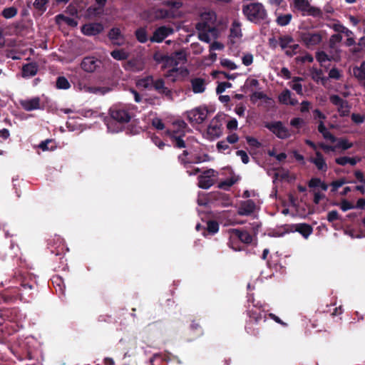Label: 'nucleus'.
<instances>
[{
  "label": "nucleus",
  "mask_w": 365,
  "mask_h": 365,
  "mask_svg": "<svg viewBox=\"0 0 365 365\" xmlns=\"http://www.w3.org/2000/svg\"><path fill=\"white\" fill-rule=\"evenodd\" d=\"M192 90L194 93H202L205 91V80L201 78H195L190 81Z\"/></svg>",
  "instance_id": "obj_24"
},
{
  "label": "nucleus",
  "mask_w": 365,
  "mask_h": 365,
  "mask_svg": "<svg viewBox=\"0 0 365 365\" xmlns=\"http://www.w3.org/2000/svg\"><path fill=\"white\" fill-rule=\"evenodd\" d=\"M255 208V202L252 200H247L241 202L237 214L240 216H249L254 212Z\"/></svg>",
  "instance_id": "obj_16"
},
{
  "label": "nucleus",
  "mask_w": 365,
  "mask_h": 365,
  "mask_svg": "<svg viewBox=\"0 0 365 365\" xmlns=\"http://www.w3.org/2000/svg\"><path fill=\"white\" fill-rule=\"evenodd\" d=\"M152 125L158 130H163L165 128V124L163 120L160 118H154L152 121Z\"/></svg>",
  "instance_id": "obj_60"
},
{
  "label": "nucleus",
  "mask_w": 365,
  "mask_h": 365,
  "mask_svg": "<svg viewBox=\"0 0 365 365\" xmlns=\"http://www.w3.org/2000/svg\"><path fill=\"white\" fill-rule=\"evenodd\" d=\"M330 102L337 106L338 112L340 116H348L350 113V107L347 101L344 100L338 95H331L329 97Z\"/></svg>",
  "instance_id": "obj_10"
},
{
  "label": "nucleus",
  "mask_w": 365,
  "mask_h": 365,
  "mask_svg": "<svg viewBox=\"0 0 365 365\" xmlns=\"http://www.w3.org/2000/svg\"><path fill=\"white\" fill-rule=\"evenodd\" d=\"M263 311L262 306L258 307L252 304V307H250V305H249L247 315L250 319L246 322L245 325V330L247 334L252 336H257L259 334V329H255L253 324H258L262 319Z\"/></svg>",
  "instance_id": "obj_2"
},
{
  "label": "nucleus",
  "mask_w": 365,
  "mask_h": 365,
  "mask_svg": "<svg viewBox=\"0 0 365 365\" xmlns=\"http://www.w3.org/2000/svg\"><path fill=\"white\" fill-rule=\"evenodd\" d=\"M189 155V152L186 150H183L182 153L178 155V160L181 165L185 168H187V165L190 164V160H187V157Z\"/></svg>",
  "instance_id": "obj_51"
},
{
  "label": "nucleus",
  "mask_w": 365,
  "mask_h": 365,
  "mask_svg": "<svg viewBox=\"0 0 365 365\" xmlns=\"http://www.w3.org/2000/svg\"><path fill=\"white\" fill-rule=\"evenodd\" d=\"M81 67L87 73H93L102 67V61L93 56H86L81 61Z\"/></svg>",
  "instance_id": "obj_11"
},
{
  "label": "nucleus",
  "mask_w": 365,
  "mask_h": 365,
  "mask_svg": "<svg viewBox=\"0 0 365 365\" xmlns=\"http://www.w3.org/2000/svg\"><path fill=\"white\" fill-rule=\"evenodd\" d=\"M206 107H198L187 112V119L190 123L201 124L207 117Z\"/></svg>",
  "instance_id": "obj_8"
},
{
  "label": "nucleus",
  "mask_w": 365,
  "mask_h": 365,
  "mask_svg": "<svg viewBox=\"0 0 365 365\" xmlns=\"http://www.w3.org/2000/svg\"><path fill=\"white\" fill-rule=\"evenodd\" d=\"M143 65L142 63L135 58L130 59L126 63V65L125 66V68L126 70H130L132 71H139L143 70Z\"/></svg>",
  "instance_id": "obj_33"
},
{
  "label": "nucleus",
  "mask_w": 365,
  "mask_h": 365,
  "mask_svg": "<svg viewBox=\"0 0 365 365\" xmlns=\"http://www.w3.org/2000/svg\"><path fill=\"white\" fill-rule=\"evenodd\" d=\"M51 282L56 292H59V294H64L65 285L61 277L59 276H53L51 279Z\"/></svg>",
  "instance_id": "obj_32"
},
{
  "label": "nucleus",
  "mask_w": 365,
  "mask_h": 365,
  "mask_svg": "<svg viewBox=\"0 0 365 365\" xmlns=\"http://www.w3.org/2000/svg\"><path fill=\"white\" fill-rule=\"evenodd\" d=\"M219 224L215 220H209L207 222V227L204 228V232H202V235L207 237L208 235H214L219 231Z\"/></svg>",
  "instance_id": "obj_27"
},
{
  "label": "nucleus",
  "mask_w": 365,
  "mask_h": 365,
  "mask_svg": "<svg viewBox=\"0 0 365 365\" xmlns=\"http://www.w3.org/2000/svg\"><path fill=\"white\" fill-rule=\"evenodd\" d=\"M33 6L34 16H41L46 11V0H35Z\"/></svg>",
  "instance_id": "obj_30"
},
{
  "label": "nucleus",
  "mask_w": 365,
  "mask_h": 365,
  "mask_svg": "<svg viewBox=\"0 0 365 365\" xmlns=\"http://www.w3.org/2000/svg\"><path fill=\"white\" fill-rule=\"evenodd\" d=\"M214 173V170L209 169L205 171L203 175H200L197 178L199 187L209 189L214 184V180L211 178V175H213Z\"/></svg>",
  "instance_id": "obj_15"
},
{
  "label": "nucleus",
  "mask_w": 365,
  "mask_h": 365,
  "mask_svg": "<svg viewBox=\"0 0 365 365\" xmlns=\"http://www.w3.org/2000/svg\"><path fill=\"white\" fill-rule=\"evenodd\" d=\"M220 63L223 67L228 68L231 70H235L237 68V66L235 65V63L229 59H222L221 60Z\"/></svg>",
  "instance_id": "obj_58"
},
{
  "label": "nucleus",
  "mask_w": 365,
  "mask_h": 365,
  "mask_svg": "<svg viewBox=\"0 0 365 365\" xmlns=\"http://www.w3.org/2000/svg\"><path fill=\"white\" fill-rule=\"evenodd\" d=\"M170 16V12L164 9H157L153 12V18L155 20L167 19Z\"/></svg>",
  "instance_id": "obj_38"
},
{
  "label": "nucleus",
  "mask_w": 365,
  "mask_h": 365,
  "mask_svg": "<svg viewBox=\"0 0 365 365\" xmlns=\"http://www.w3.org/2000/svg\"><path fill=\"white\" fill-rule=\"evenodd\" d=\"M234 237L236 238V240H238L245 244H250L252 242V236L248 231L242 230L240 229L232 230V237L230 244L232 249H233L235 251L242 250V248L237 247L234 245V242L232 240V238Z\"/></svg>",
  "instance_id": "obj_6"
},
{
  "label": "nucleus",
  "mask_w": 365,
  "mask_h": 365,
  "mask_svg": "<svg viewBox=\"0 0 365 365\" xmlns=\"http://www.w3.org/2000/svg\"><path fill=\"white\" fill-rule=\"evenodd\" d=\"M327 219L329 222H333L336 220H340L341 217L336 210H331L328 212Z\"/></svg>",
  "instance_id": "obj_55"
},
{
  "label": "nucleus",
  "mask_w": 365,
  "mask_h": 365,
  "mask_svg": "<svg viewBox=\"0 0 365 365\" xmlns=\"http://www.w3.org/2000/svg\"><path fill=\"white\" fill-rule=\"evenodd\" d=\"M354 75L361 83L365 81V63H362L360 67L354 68Z\"/></svg>",
  "instance_id": "obj_41"
},
{
  "label": "nucleus",
  "mask_w": 365,
  "mask_h": 365,
  "mask_svg": "<svg viewBox=\"0 0 365 365\" xmlns=\"http://www.w3.org/2000/svg\"><path fill=\"white\" fill-rule=\"evenodd\" d=\"M242 13L247 20L254 24L262 22L269 24L268 14L264 6L261 3H251L242 6Z\"/></svg>",
  "instance_id": "obj_1"
},
{
  "label": "nucleus",
  "mask_w": 365,
  "mask_h": 365,
  "mask_svg": "<svg viewBox=\"0 0 365 365\" xmlns=\"http://www.w3.org/2000/svg\"><path fill=\"white\" fill-rule=\"evenodd\" d=\"M209 160V155L208 154H204L203 155H195L194 156L193 159L192 160H190V163H200L202 162H205Z\"/></svg>",
  "instance_id": "obj_54"
},
{
  "label": "nucleus",
  "mask_w": 365,
  "mask_h": 365,
  "mask_svg": "<svg viewBox=\"0 0 365 365\" xmlns=\"http://www.w3.org/2000/svg\"><path fill=\"white\" fill-rule=\"evenodd\" d=\"M154 58L156 61H163L167 64L178 66V64L187 61V55L185 51L180 50L174 52L171 56L162 55L160 58L155 56Z\"/></svg>",
  "instance_id": "obj_5"
},
{
  "label": "nucleus",
  "mask_w": 365,
  "mask_h": 365,
  "mask_svg": "<svg viewBox=\"0 0 365 365\" xmlns=\"http://www.w3.org/2000/svg\"><path fill=\"white\" fill-rule=\"evenodd\" d=\"M17 13H18L17 9L14 6H11V7L5 8L1 11V15L4 18L9 19H11V18L16 16Z\"/></svg>",
  "instance_id": "obj_43"
},
{
  "label": "nucleus",
  "mask_w": 365,
  "mask_h": 365,
  "mask_svg": "<svg viewBox=\"0 0 365 365\" xmlns=\"http://www.w3.org/2000/svg\"><path fill=\"white\" fill-rule=\"evenodd\" d=\"M315 155V158L310 157L308 160L313 163L317 170L323 173H326L328 170V166L323 155L319 151H316Z\"/></svg>",
  "instance_id": "obj_18"
},
{
  "label": "nucleus",
  "mask_w": 365,
  "mask_h": 365,
  "mask_svg": "<svg viewBox=\"0 0 365 365\" xmlns=\"http://www.w3.org/2000/svg\"><path fill=\"white\" fill-rule=\"evenodd\" d=\"M278 42L281 49L288 57H292L299 52V45L295 43L294 38L290 34L280 35Z\"/></svg>",
  "instance_id": "obj_3"
},
{
  "label": "nucleus",
  "mask_w": 365,
  "mask_h": 365,
  "mask_svg": "<svg viewBox=\"0 0 365 365\" xmlns=\"http://www.w3.org/2000/svg\"><path fill=\"white\" fill-rule=\"evenodd\" d=\"M109 113L112 120L120 124L128 123L132 118L128 108L125 106H113L110 108Z\"/></svg>",
  "instance_id": "obj_4"
},
{
  "label": "nucleus",
  "mask_w": 365,
  "mask_h": 365,
  "mask_svg": "<svg viewBox=\"0 0 365 365\" xmlns=\"http://www.w3.org/2000/svg\"><path fill=\"white\" fill-rule=\"evenodd\" d=\"M302 78H300V77H294V79H293V82L294 83L292 85H291V88L295 91L297 92V94L299 95H302L303 94V91H302V86L301 83H299V81H302Z\"/></svg>",
  "instance_id": "obj_48"
},
{
  "label": "nucleus",
  "mask_w": 365,
  "mask_h": 365,
  "mask_svg": "<svg viewBox=\"0 0 365 365\" xmlns=\"http://www.w3.org/2000/svg\"><path fill=\"white\" fill-rule=\"evenodd\" d=\"M242 63L248 66L251 65L253 62V56L251 53H247L243 56L242 58Z\"/></svg>",
  "instance_id": "obj_64"
},
{
  "label": "nucleus",
  "mask_w": 365,
  "mask_h": 365,
  "mask_svg": "<svg viewBox=\"0 0 365 365\" xmlns=\"http://www.w3.org/2000/svg\"><path fill=\"white\" fill-rule=\"evenodd\" d=\"M236 155L241 158V160L244 164H247L250 161V158L247 153L242 150H237Z\"/></svg>",
  "instance_id": "obj_59"
},
{
  "label": "nucleus",
  "mask_w": 365,
  "mask_h": 365,
  "mask_svg": "<svg viewBox=\"0 0 365 365\" xmlns=\"http://www.w3.org/2000/svg\"><path fill=\"white\" fill-rule=\"evenodd\" d=\"M300 37L307 48L317 46L322 41V36L319 32H302Z\"/></svg>",
  "instance_id": "obj_13"
},
{
  "label": "nucleus",
  "mask_w": 365,
  "mask_h": 365,
  "mask_svg": "<svg viewBox=\"0 0 365 365\" xmlns=\"http://www.w3.org/2000/svg\"><path fill=\"white\" fill-rule=\"evenodd\" d=\"M241 23L237 20H234L230 29V38H240L242 36Z\"/></svg>",
  "instance_id": "obj_28"
},
{
  "label": "nucleus",
  "mask_w": 365,
  "mask_h": 365,
  "mask_svg": "<svg viewBox=\"0 0 365 365\" xmlns=\"http://www.w3.org/2000/svg\"><path fill=\"white\" fill-rule=\"evenodd\" d=\"M204 334L203 329L199 320L194 319L191 322L187 332L185 334L186 340L192 341Z\"/></svg>",
  "instance_id": "obj_12"
},
{
  "label": "nucleus",
  "mask_w": 365,
  "mask_h": 365,
  "mask_svg": "<svg viewBox=\"0 0 365 365\" xmlns=\"http://www.w3.org/2000/svg\"><path fill=\"white\" fill-rule=\"evenodd\" d=\"M264 127L279 139H287L290 136L289 130L283 125L282 121L266 123Z\"/></svg>",
  "instance_id": "obj_7"
},
{
  "label": "nucleus",
  "mask_w": 365,
  "mask_h": 365,
  "mask_svg": "<svg viewBox=\"0 0 365 365\" xmlns=\"http://www.w3.org/2000/svg\"><path fill=\"white\" fill-rule=\"evenodd\" d=\"M110 56L117 61H123L128 58L129 53L124 49H114L110 52Z\"/></svg>",
  "instance_id": "obj_34"
},
{
  "label": "nucleus",
  "mask_w": 365,
  "mask_h": 365,
  "mask_svg": "<svg viewBox=\"0 0 365 365\" xmlns=\"http://www.w3.org/2000/svg\"><path fill=\"white\" fill-rule=\"evenodd\" d=\"M232 83L230 82H220L218 83L217 88H216V93L217 94H220L223 93L226 88H231Z\"/></svg>",
  "instance_id": "obj_53"
},
{
  "label": "nucleus",
  "mask_w": 365,
  "mask_h": 365,
  "mask_svg": "<svg viewBox=\"0 0 365 365\" xmlns=\"http://www.w3.org/2000/svg\"><path fill=\"white\" fill-rule=\"evenodd\" d=\"M322 11L321 9L318 7L309 6V9H307V12L305 13V15L312 16L315 18H319L322 16Z\"/></svg>",
  "instance_id": "obj_47"
},
{
  "label": "nucleus",
  "mask_w": 365,
  "mask_h": 365,
  "mask_svg": "<svg viewBox=\"0 0 365 365\" xmlns=\"http://www.w3.org/2000/svg\"><path fill=\"white\" fill-rule=\"evenodd\" d=\"M188 75L189 71L187 68H178L177 66H174L172 69L167 71L166 77L173 78L172 81L175 82L179 76L185 78Z\"/></svg>",
  "instance_id": "obj_20"
},
{
  "label": "nucleus",
  "mask_w": 365,
  "mask_h": 365,
  "mask_svg": "<svg viewBox=\"0 0 365 365\" xmlns=\"http://www.w3.org/2000/svg\"><path fill=\"white\" fill-rule=\"evenodd\" d=\"M108 38L111 41H116L121 36L120 30L118 28H113L108 32ZM113 44L118 45V46H120L121 45V43H119V42H113Z\"/></svg>",
  "instance_id": "obj_42"
},
{
  "label": "nucleus",
  "mask_w": 365,
  "mask_h": 365,
  "mask_svg": "<svg viewBox=\"0 0 365 365\" xmlns=\"http://www.w3.org/2000/svg\"><path fill=\"white\" fill-rule=\"evenodd\" d=\"M342 40V36L340 34H335L331 36L329 41V46L330 48L335 49L336 44L340 43Z\"/></svg>",
  "instance_id": "obj_46"
},
{
  "label": "nucleus",
  "mask_w": 365,
  "mask_h": 365,
  "mask_svg": "<svg viewBox=\"0 0 365 365\" xmlns=\"http://www.w3.org/2000/svg\"><path fill=\"white\" fill-rule=\"evenodd\" d=\"M320 184H322V180L318 178H312L308 182V186L310 188L319 187Z\"/></svg>",
  "instance_id": "obj_57"
},
{
  "label": "nucleus",
  "mask_w": 365,
  "mask_h": 365,
  "mask_svg": "<svg viewBox=\"0 0 365 365\" xmlns=\"http://www.w3.org/2000/svg\"><path fill=\"white\" fill-rule=\"evenodd\" d=\"M278 99L279 103L284 105L296 106L298 104V101L292 98V93L288 89H284L279 95Z\"/></svg>",
  "instance_id": "obj_23"
},
{
  "label": "nucleus",
  "mask_w": 365,
  "mask_h": 365,
  "mask_svg": "<svg viewBox=\"0 0 365 365\" xmlns=\"http://www.w3.org/2000/svg\"><path fill=\"white\" fill-rule=\"evenodd\" d=\"M340 207L342 211L346 212L349 210L355 208L354 205L347 200H342L340 204Z\"/></svg>",
  "instance_id": "obj_56"
},
{
  "label": "nucleus",
  "mask_w": 365,
  "mask_h": 365,
  "mask_svg": "<svg viewBox=\"0 0 365 365\" xmlns=\"http://www.w3.org/2000/svg\"><path fill=\"white\" fill-rule=\"evenodd\" d=\"M38 67L36 63H30L23 66L21 69L22 76L24 78H30L36 74Z\"/></svg>",
  "instance_id": "obj_25"
},
{
  "label": "nucleus",
  "mask_w": 365,
  "mask_h": 365,
  "mask_svg": "<svg viewBox=\"0 0 365 365\" xmlns=\"http://www.w3.org/2000/svg\"><path fill=\"white\" fill-rule=\"evenodd\" d=\"M329 77L330 78L339 80L341 78L339 71L336 68H332L329 72Z\"/></svg>",
  "instance_id": "obj_63"
},
{
  "label": "nucleus",
  "mask_w": 365,
  "mask_h": 365,
  "mask_svg": "<svg viewBox=\"0 0 365 365\" xmlns=\"http://www.w3.org/2000/svg\"><path fill=\"white\" fill-rule=\"evenodd\" d=\"M79 88L80 90H83L85 92H88L91 93H101V94H105L108 91L109 88L106 87H95V86H88L86 85H83L82 87L81 83H79Z\"/></svg>",
  "instance_id": "obj_29"
},
{
  "label": "nucleus",
  "mask_w": 365,
  "mask_h": 365,
  "mask_svg": "<svg viewBox=\"0 0 365 365\" xmlns=\"http://www.w3.org/2000/svg\"><path fill=\"white\" fill-rule=\"evenodd\" d=\"M296 232L300 233L304 238H307L313 232L312 227L307 223H299L294 225Z\"/></svg>",
  "instance_id": "obj_26"
},
{
  "label": "nucleus",
  "mask_w": 365,
  "mask_h": 365,
  "mask_svg": "<svg viewBox=\"0 0 365 365\" xmlns=\"http://www.w3.org/2000/svg\"><path fill=\"white\" fill-rule=\"evenodd\" d=\"M19 103L25 110L31 111L39 108L40 98L34 97L30 99L21 100Z\"/></svg>",
  "instance_id": "obj_21"
},
{
  "label": "nucleus",
  "mask_w": 365,
  "mask_h": 365,
  "mask_svg": "<svg viewBox=\"0 0 365 365\" xmlns=\"http://www.w3.org/2000/svg\"><path fill=\"white\" fill-rule=\"evenodd\" d=\"M310 6L308 0H294V7L297 10L302 12V16H305V13Z\"/></svg>",
  "instance_id": "obj_31"
},
{
  "label": "nucleus",
  "mask_w": 365,
  "mask_h": 365,
  "mask_svg": "<svg viewBox=\"0 0 365 365\" xmlns=\"http://www.w3.org/2000/svg\"><path fill=\"white\" fill-rule=\"evenodd\" d=\"M174 30L173 28L161 26L157 28L153 32V36L150 38L151 42L161 43L165 38L173 33Z\"/></svg>",
  "instance_id": "obj_14"
},
{
  "label": "nucleus",
  "mask_w": 365,
  "mask_h": 365,
  "mask_svg": "<svg viewBox=\"0 0 365 365\" xmlns=\"http://www.w3.org/2000/svg\"><path fill=\"white\" fill-rule=\"evenodd\" d=\"M337 144L336 145V147L337 148H341L343 150H348L353 147V143L349 142L346 138H339L337 139Z\"/></svg>",
  "instance_id": "obj_45"
},
{
  "label": "nucleus",
  "mask_w": 365,
  "mask_h": 365,
  "mask_svg": "<svg viewBox=\"0 0 365 365\" xmlns=\"http://www.w3.org/2000/svg\"><path fill=\"white\" fill-rule=\"evenodd\" d=\"M56 87L58 89H68L71 87V84L68 79L64 76H58L56 81Z\"/></svg>",
  "instance_id": "obj_40"
},
{
  "label": "nucleus",
  "mask_w": 365,
  "mask_h": 365,
  "mask_svg": "<svg viewBox=\"0 0 365 365\" xmlns=\"http://www.w3.org/2000/svg\"><path fill=\"white\" fill-rule=\"evenodd\" d=\"M292 15L291 14H280L276 19V23L278 26H285L291 22Z\"/></svg>",
  "instance_id": "obj_35"
},
{
  "label": "nucleus",
  "mask_w": 365,
  "mask_h": 365,
  "mask_svg": "<svg viewBox=\"0 0 365 365\" xmlns=\"http://www.w3.org/2000/svg\"><path fill=\"white\" fill-rule=\"evenodd\" d=\"M351 120L356 124L362 123L365 119L364 115H361V114L359 113H352L351 115Z\"/></svg>",
  "instance_id": "obj_61"
},
{
  "label": "nucleus",
  "mask_w": 365,
  "mask_h": 365,
  "mask_svg": "<svg viewBox=\"0 0 365 365\" xmlns=\"http://www.w3.org/2000/svg\"><path fill=\"white\" fill-rule=\"evenodd\" d=\"M163 5L178 9L182 6L181 1L166 0L163 2Z\"/></svg>",
  "instance_id": "obj_50"
},
{
  "label": "nucleus",
  "mask_w": 365,
  "mask_h": 365,
  "mask_svg": "<svg viewBox=\"0 0 365 365\" xmlns=\"http://www.w3.org/2000/svg\"><path fill=\"white\" fill-rule=\"evenodd\" d=\"M222 124L217 118H213L207 128V138L213 140L221 136L222 133Z\"/></svg>",
  "instance_id": "obj_9"
},
{
  "label": "nucleus",
  "mask_w": 365,
  "mask_h": 365,
  "mask_svg": "<svg viewBox=\"0 0 365 365\" xmlns=\"http://www.w3.org/2000/svg\"><path fill=\"white\" fill-rule=\"evenodd\" d=\"M168 135H169L170 140L173 143V146L176 148H184L186 147V143L182 138L185 136V133L182 132V134L178 135V130L170 131L168 130Z\"/></svg>",
  "instance_id": "obj_19"
},
{
  "label": "nucleus",
  "mask_w": 365,
  "mask_h": 365,
  "mask_svg": "<svg viewBox=\"0 0 365 365\" xmlns=\"http://www.w3.org/2000/svg\"><path fill=\"white\" fill-rule=\"evenodd\" d=\"M312 78L316 82H319V81L321 80L323 84H324V82L327 81V79L323 77L322 70L315 68H313L312 70Z\"/></svg>",
  "instance_id": "obj_44"
},
{
  "label": "nucleus",
  "mask_w": 365,
  "mask_h": 365,
  "mask_svg": "<svg viewBox=\"0 0 365 365\" xmlns=\"http://www.w3.org/2000/svg\"><path fill=\"white\" fill-rule=\"evenodd\" d=\"M152 141L156 146H158L161 150H163L165 146V143L158 136H153Z\"/></svg>",
  "instance_id": "obj_62"
},
{
  "label": "nucleus",
  "mask_w": 365,
  "mask_h": 365,
  "mask_svg": "<svg viewBox=\"0 0 365 365\" xmlns=\"http://www.w3.org/2000/svg\"><path fill=\"white\" fill-rule=\"evenodd\" d=\"M136 39L142 43L147 42L148 34L145 28H139L135 31Z\"/></svg>",
  "instance_id": "obj_39"
},
{
  "label": "nucleus",
  "mask_w": 365,
  "mask_h": 365,
  "mask_svg": "<svg viewBox=\"0 0 365 365\" xmlns=\"http://www.w3.org/2000/svg\"><path fill=\"white\" fill-rule=\"evenodd\" d=\"M152 88H153L160 94L165 95L169 98H172V91L165 86V81L163 79L158 78L157 80H154Z\"/></svg>",
  "instance_id": "obj_22"
},
{
  "label": "nucleus",
  "mask_w": 365,
  "mask_h": 365,
  "mask_svg": "<svg viewBox=\"0 0 365 365\" xmlns=\"http://www.w3.org/2000/svg\"><path fill=\"white\" fill-rule=\"evenodd\" d=\"M3 313L6 314V317L4 318V321H14L18 314V309L16 308H4Z\"/></svg>",
  "instance_id": "obj_37"
},
{
  "label": "nucleus",
  "mask_w": 365,
  "mask_h": 365,
  "mask_svg": "<svg viewBox=\"0 0 365 365\" xmlns=\"http://www.w3.org/2000/svg\"><path fill=\"white\" fill-rule=\"evenodd\" d=\"M349 182L345 178H341L337 180L333 181L331 183V191L332 192H335L337 191L338 188L341 187L343 185ZM352 182H354V181Z\"/></svg>",
  "instance_id": "obj_49"
},
{
  "label": "nucleus",
  "mask_w": 365,
  "mask_h": 365,
  "mask_svg": "<svg viewBox=\"0 0 365 365\" xmlns=\"http://www.w3.org/2000/svg\"><path fill=\"white\" fill-rule=\"evenodd\" d=\"M154 83V78L152 76H147L141 79H140L138 82V85L145 88L150 90L153 87V84Z\"/></svg>",
  "instance_id": "obj_36"
},
{
  "label": "nucleus",
  "mask_w": 365,
  "mask_h": 365,
  "mask_svg": "<svg viewBox=\"0 0 365 365\" xmlns=\"http://www.w3.org/2000/svg\"><path fill=\"white\" fill-rule=\"evenodd\" d=\"M103 31V26L101 23H90L81 27V31L86 36H96Z\"/></svg>",
  "instance_id": "obj_17"
},
{
  "label": "nucleus",
  "mask_w": 365,
  "mask_h": 365,
  "mask_svg": "<svg viewBox=\"0 0 365 365\" xmlns=\"http://www.w3.org/2000/svg\"><path fill=\"white\" fill-rule=\"evenodd\" d=\"M316 59L320 63H322L327 61H331V58L324 51L317 52Z\"/></svg>",
  "instance_id": "obj_52"
}]
</instances>
